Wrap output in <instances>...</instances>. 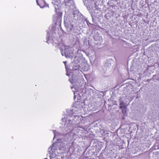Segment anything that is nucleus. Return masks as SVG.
Wrapping results in <instances>:
<instances>
[{"label": "nucleus", "instance_id": "nucleus-1", "mask_svg": "<svg viewBox=\"0 0 159 159\" xmlns=\"http://www.w3.org/2000/svg\"><path fill=\"white\" fill-rule=\"evenodd\" d=\"M62 120L61 124L63 126L61 130L64 132L65 131L68 137H71L72 139H76V138H75V136L76 134L73 133V132L76 130V128L73 127V121L70 120L68 117H64Z\"/></svg>", "mask_w": 159, "mask_h": 159}, {"label": "nucleus", "instance_id": "nucleus-2", "mask_svg": "<svg viewBox=\"0 0 159 159\" xmlns=\"http://www.w3.org/2000/svg\"><path fill=\"white\" fill-rule=\"evenodd\" d=\"M59 1L58 2H57L54 0L52 2V3L54 5L55 8V11L56 12V13L53 16V20L55 22L56 25H60L61 24V17L62 16V13L59 11H58V10L59 11V7L60 6V3L62 2L63 4L65 3L64 1Z\"/></svg>", "mask_w": 159, "mask_h": 159}, {"label": "nucleus", "instance_id": "nucleus-3", "mask_svg": "<svg viewBox=\"0 0 159 159\" xmlns=\"http://www.w3.org/2000/svg\"><path fill=\"white\" fill-rule=\"evenodd\" d=\"M66 8L68 10L72 9V13L73 15V19L78 20L81 14L78 10L74 6V3L72 0H65L64 1Z\"/></svg>", "mask_w": 159, "mask_h": 159}, {"label": "nucleus", "instance_id": "nucleus-4", "mask_svg": "<svg viewBox=\"0 0 159 159\" xmlns=\"http://www.w3.org/2000/svg\"><path fill=\"white\" fill-rule=\"evenodd\" d=\"M61 50L62 56L65 55L66 58H70L72 57V53L71 52L70 48L69 46L63 45Z\"/></svg>", "mask_w": 159, "mask_h": 159}, {"label": "nucleus", "instance_id": "nucleus-5", "mask_svg": "<svg viewBox=\"0 0 159 159\" xmlns=\"http://www.w3.org/2000/svg\"><path fill=\"white\" fill-rule=\"evenodd\" d=\"M57 144L53 143L52 146H51L48 148V152L50 154V157L51 159L53 157H55L57 155L56 152L57 150L56 149L57 148Z\"/></svg>", "mask_w": 159, "mask_h": 159}, {"label": "nucleus", "instance_id": "nucleus-6", "mask_svg": "<svg viewBox=\"0 0 159 159\" xmlns=\"http://www.w3.org/2000/svg\"><path fill=\"white\" fill-rule=\"evenodd\" d=\"M52 131L54 135L53 139H54L55 138H58L63 137H65L67 139L71 138V137H68L66 133L65 132H64L62 130L61 132H58L56 130H52Z\"/></svg>", "mask_w": 159, "mask_h": 159}, {"label": "nucleus", "instance_id": "nucleus-7", "mask_svg": "<svg viewBox=\"0 0 159 159\" xmlns=\"http://www.w3.org/2000/svg\"><path fill=\"white\" fill-rule=\"evenodd\" d=\"M64 24L67 31L69 33L75 32L74 30V24L73 22L71 23L70 21L66 20L65 21Z\"/></svg>", "mask_w": 159, "mask_h": 159}, {"label": "nucleus", "instance_id": "nucleus-8", "mask_svg": "<svg viewBox=\"0 0 159 159\" xmlns=\"http://www.w3.org/2000/svg\"><path fill=\"white\" fill-rule=\"evenodd\" d=\"M107 134L108 135V136L109 134L110 135V137H108V139H118V135L116 133L110 132V133H107Z\"/></svg>", "mask_w": 159, "mask_h": 159}, {"label": "nucleus", "instance_id": "nucleus-9", "mask_svg": "<svg viewBox=\"0 0 159 159\" xmlns=\"http://www.w3.org/2000/svg\"><path fill=\"white\" fill-rule=\"evenodd\" d=\"M46 32L47 33V35L46 36L47 41L46 42L49 44V43L52 42V40L51 38L50 37V34L49 33V31L48 30H47Z\"/></svg>", "mask_w": 159, "mask_h": 159}, {"label": "nucleus", "instance_id": "nucleus-10", "mask_svg": "<svg viewBox=\"0 0 159 159\" xmlns=\"http://www.w3.org/2000/svg\"><path fill=\"white\" fill-rule=\"evenodd\" d=\"M42 3L39 4L38 2V0H36V2L39 6L41 8H43L45 6L46 2L44 0H41Z\"/></svg>", "mask_w": 159, "mask_h": 159}, {"label": "nucleus", "instance_id": "nucleus-11", "mask_svg": "<svg viewBox=\"0 0 159 159\" xmlns=\"http://www.w3.org/2000/svg\"><path fill=\"white\" fill-rule=\"evenodd\" d=\"M94 40L96 41L100 40L101 39V37L98 35V34H95L93 36Z\"/></svg>", "mask_w": 159, "mask_h": 159}, {"label": "nucleus", "instance_id": "nucleus-12", "mask_svg": "<svg viewBox=\"0 0 159 159\" xmlns=\"http://www.w3.org/2000/svg\"><path fill=\"white\" fill-rule=\"evenodd\" d=\"M119 105L120 106V109H122L123 106H125L124 103L123 101L121 99V98H120L119 99Z\"/></svg>", "mask_w": 159, "mask_h": 159}, {"label": "nucleus", "instance_id": "nucleus-13", "mask_svg": "<svg viewBox=\"0 0 159 159\" xmlns=\"http://www.w3.org/2000/svg\"><path fill=\"white\" fill-rule=\"evenodd\" d=\"M124 138H127V139H131V135L129 134H126L123 136Z\"/></svg>", "mask_w": 159, "mask_h": 159}, {"label": "nucleus", "instance_id": "nucleus-14", "mask_svg": "<svg viewBox=\"0 0 159 159\" xmlns=\"http://www.w3.org/2000/svg\"><path fill=\"white\" fill-rule=\"evenodd\" d=\"M68 111H70V113H71V114L70 115V116H75V117H78V116H75V115H74V113H73V111H72L71 110H68Z\"/></svg>", "mask_w": 159, "mask_h": 159}, {"label": "nucleus", "instance_id": "nucleus-15", "mask_svg": "<svg viewBox=\"0 0 159 159\" xmlns=\"http://www.w3.org/2000/svg\"><path fill=\"white\" fill-rule=\"evenodd\" d=\"M59 149L60 150H61V149H64V147H62L61 148L60 147V148H59Z\"/></svg>", "mask_w": 159, "mask_h": 159}, {"label": "nucleus", "instance_id": "nucleus-16", "mask_svg": "<svg viewBox=\"0 0 159 159\" xmlns=\"http://www.w3.org/2000/svg\"><path fill=\"white\" fill-rule=\"evenodd\" d=\"M74 98L75 99V97H76V95H75V93H74Z\"/></svg>", "mask_w": 159, "mask_h": 159}, {"label": "nucleus", "instance_id": "nucleus-17", "mask_svg": "<svg viewBox=\"0 0 159 159\" xmlns=\"http://www.w3.org/2000/svg\"><path fill=\"white\" fill-rule=\"evenodd\" d=\"M87 24L88 25V24H89V22H88L87 21Z\"/></svg>", "mask_w": 159, "mask_h": 159}, {"label": "nucleus", "instance_id": "nucleus-18", "mask_svg": "<svg viewBox=\"0 0 159 159\" xmlns=\"http://www.w3.org/2000/svg\"><path fill=\"white\" fill-rule=\"evenodd\" d=\"M64 63H65V65H66V62H64Z\"/></svg>", "mask_w": 159, "mask_h": 159}, {"label": "nucleus", "instance_id": "nucleus-19", "mask_svg": "<svg viewBox=\"0 0 159 159\" xmlns=\"http://www.w3.org/2000/svg\"><path fill=\"white\" fill-rule=\"evenodd\" d=\"M66 75H68V76H69V75H68V74H67H67H66Z\"/></svg>", "mask_w": 159, "mask_h": 159}, {"label": "nucleus", "instance_id": "nucleus-20", "mask_svg": "<svg viewBox=\"0 0 159 159\" xmlns=\"http://www.w3.org/2000/svg\"><path fill=\"white\" fill-rule=\"evenodd\" d=\"M106 138L107 139V138H104V139H106Z\"/></svg>", "mask_w": 159, "mask_h": 159}, {"label": "nucleus", "instance_id": "nucleus-21", "mask_svg": "<svg viewBox=\"0 0 159 159\" xmlns=\"http://www.w3.org/2000/svg\"><path fill=\"white\" fill-rule=\"evenodd\" d=\"M92 15H94L93 14V13L92 14H91Z\"/></svg>", "mask_w": 159, "mask_h": 159}, {"label": "nucleus", "instance_id": "nucleus-22", "mask_svg": "<svg viewBox=\"0 0 159 159\" xmlns=\"http://www.w3.org/2000/svg\"><path fill=\"white\" fill-rule=\"evenodd\" d=\"M48 159V158H45V159Z\"/></svg>", "mask_w": 159, "mask_h": 159}, {"label": "nucleus", "instance_id": "nucleus-23", "mask_svg": "<svg viewBox=\"0 0 159 159\" xmlns=\"http://www.w3.org/2000/svg\"><path fill=\"white\" fill-rule=\"evenodd\" d=\"M69 116H70V114H69Z\"/></svg>", "mask_w": 159, "mask_h": 159}]
</instances>
